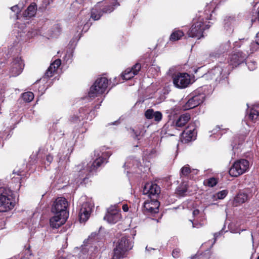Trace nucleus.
<instances>
[{
  "mask_svg": "<svg viewBox=\"0 0 259 259\" xmlns=\"http://www.w3.org/2000/svg\"><path fill=\"white\" fill-rule=\"evenodd\" d=\"M107 149L103 147L95 151V159L92 163L87 165V166L79 171L80 179L84 181L87 179L90 173L96 171L98 167L104 162H107V159L110 157L111 153Z\"/></svg>",
  "mask_w": 259,
  "mask_h": 259,
  "instance_id": "obj_1",
  "label": "nucleus"
},
{
  "mask_svg": "<svg viewBox=\"0 0 259 259\" xmlns=\"http://www.w3.org/2000/svg\"><path fill=\"white\" fill-rule=\"evenodd\" d=\"M83 243L78 259H94L99 251L97 244L99 246L102 244L99 241L98 234L92 233Z\"/></svg>",
  "mask_w": 259,
  "mask_h": 259,
  "instance_id": "obj_2",
  "label": "nucleus"
},
{
  "mask_svg": "<svg viewBox=\"0 0 259 259\" xmlns=\"http://www.w3.org/2000/svg\"><path fill=\"white\" fill-rule=\"evenodd\" d=\"M119 6L117 0H104L99 2L91 11V17L94 20H99L103 13H111L115 7Z\"/></svg>",
  "mask_w": 259,
  "mask_h": 259,
  "instance_id": "obj_3",
  "label": "nucleus"
},
{
  "mask_svg": "<svg viewBox=\"0 0 259 259\" xmlns=\"http://www.w3.org/2000/svg\"><path fill=\"white\" fill-rule=\"evenodd\" d=\"M13 195V191L9 188H0V212L8 211L14 207Z\"/></svg>",
  "mask_w": 259,
  "mask_h": 259,
  "instance_id": "obj_4",
  "label": "nucleus"
},
{
  "mask_svg": "<svg viewBox=\"0 0 259 259\" xmlns=\"http://www.w3.org/2000/svg\"><path fill=\"white\" fill-rule=\"evenodd\" d=\"M209 27L208 25L204 24V18L199 16L193 19V24L188 31L187 34L191 37L200 38L203 36V31Z\"/></svg>",
  "mask_w": 259,
  "mask_h": 259,
  "instance_id": "obj_5",
  "label": "nucleus"
},
{
  "mask_svg": "<svg viewBox=\"0 0 259 259\" xmlns=\"http://www.w3.org/2000/svg\"><path fill=\"white\" fill-rule=\"evenodd\" d=\"M109 81L105 77L97 78L90 88L89 96L90 98L98 97L104 93L107 89Z\"/></svg>",
  "mask_w": 259,
  "mask_h": 259,
  "instance_id": "obj_6",
  "label": "nucleus"
},
{
  "mask_svg": "<svg viewBox=\"0 0 259 259\" xmlns=\"http://www.w3.org/2000/svg\"><path fill=\"white\" fill-rule=\"evenodd\" d=\"M133 246L132 241H130L126 237H122L114 249V255L112 259H123L125 252L131 249Z\"/></svg>",
  "mask_w": 259,
  "mask_h": 259,
  "instance_id": "obj_7",
  "label": "nucleus"
},
{
  "mask_svg": "<svg viewBox=\"0 0 259 259\" xmlns=\"http://www.w3.org/2000/svg\"><path fill=\"white\" fill-rule=\"evenodd\" d=\"M204 98L203 88H199L190 95L189 100L183 107L184 110H187L196 107L203 102Z\"/></svg>",
  "mask_w": 259,
  "mask_h": 259,
  "instance_id": "obj_8",
  "label": "nucleus"
},
{
  "mask_svg": "<svg viewBox=\"0 0 259 259\" xmlns=\"http://www.w3.org/2000/svg\"><path fill=\"white\" fill-rule=\"evenodd\" d=\"M226 64L221 63L209 71L205 75V77L215 81H220L229 73L228 70L226 69Z\"/></svg>",
  "mask_w": 259,
  "mask_h": 259,
  "instance_id": "obj_9",
  "label": "nucleus"
},
{
  "mask_svg": "<svg viewBox=\"0 0 259 259\" xmlns=\"http://www.w3.org/2000/svg\"><path fill=\"white\" fill-rule=\"evenodd\" d=\"M249 161L244 159H240L235 161L229 170L231 176L237 177L246 172L249 168Z\"/></svg>",
  "mask_w": 259,
  "mask_h": 259,
  "instance_id": "obj_10",
  "label": "nucleus"
},
{
  "mask_svg": "<svg viewBox=\"0 0 259 259\" xmlns=\"http://www.w3.org/2000/svg\"><path fill=\"white\" fill-rule=\"evenodd\" d=\"M67 206L68 202L66 199L63 197H59L54 201L52 207V211L54 214L68 215V212L67 210Z\"/></svg>",
  "mask_w": 259,
  "mask_h": 259,
  "instance_id": "obj_11",
  "label": "nucleus"
},
{
  "mask_svg": "<svg viewBox=\"0 0 259 259\" xmlns=\"http://www.w3.org/2000/svg\"><path fill=\"white\" fill-rule=\"evenodd\" d=\"M173 83L178 88L183 89L186 88L190 83V75L187 73H177L174 74Z\"/></svg>",
  "mask_w": 259,
  "mask_h": 259,
  "instance_id": "obj_12",
  "label": "nucleus"
},
{
  "mask_svg": "<svg viewBox=\"0 0 259 259\" xmlns=\"http://www.w3.org/2000/svg\"><path fill=\"white\" fill-rule=\"evenodd\" d=\"M24 64L21 58L17 57L11 63L9 74L10 77H16L22 72Z\"/></svg>",
  "mask_w": 259,
  "mask_h": 259,
  "instance_id": "obj_13",
  "label": "nucleus"
},
{
  "mask_svg": "<svg viewBox=\"0 0 259 259\" xmlns=\"http://www.w3.org/2000/svg\"><path fill=\"white\" fill-rule=\"evenodd\" d=\"M120 218L121 214L115 205L110 207L107 210V214L104 217V219L110 224H115Z\"/></svg>",
  "mask_w": 259,
  "mask_h": 259,
  "instance_id": "obj_14",
  "label": "nucleus"
},
{
  "mask_svg": "<svg viewBox=\"0 0 259 259\" xmlns=\"http://www.w3.org/2000/svg\"><path fill=\"white\" fill-rule=\"evenodd\" d=\"M93 207V204L91 202L87 201L82 204L79 213L81 222H85L88 220Z\"/></svg>",
  "mask_w": 259,
  "mask_h": 259,
  "instance_id": "obj_15",
  "label": "nucleus"
},
{
  "mask_svg": "<svg viewBox=\"0 0 259 259\" xmlns=\"http://www.w3.org/2000/svg\"><path fill=\"white\" fill-rule=\"evenodd\" d=\"M143 194L151 198L158 195L160 192L159 187L156 184L147 183L145 184L143 190Z\"/></svg>",
  "mask_w": 259,
  "mask_h": 259,
  "instance_id": "obj_16",
  "label": "nucleus"
},
{
  "mask_svg": "<svg viewBox=\"0 0 259 259\" xmlns=\"http://www.w3.org/2000/svg\"><path fill=\"white\" fill-rule=\"evenodd\" d=\"M68 215L61 214H55L50 220V225L52 228H58L63 225L66 221Z\"/></svg>",
  "mask_w": 259,
  "mask_h": 259,
  "instance_id": "obj_17",
  "label": "nucleus"
},
{
  "mask_svg": "<svg viewBox=\"0 0 259 259\" xmlns=\"http://www.w3.org/2000/svg\"><path fill=\"white\" fill-rule=\"evenodd\" d=\"M141 68V65L139 63H136L132 68L126 69L121 74V77L125 80L130 79L138 74Z\"/></svg>",
  "mask_w": 259,
  "mask_h": 259,
  "instance_id": "obj_18",
  "label": "nucleus"
},
{
  "mask_svg": "<svg viewBox=\"0 0 259 259\" xmlns=\"http://www.w3.org/2000/svg\"><path fill=\"white\" fill-rule=\"evenodd\" d=\"M247 54L242 52H238L233 54L230 57V64L234 66L242 63L247 57Z\"/></svg>",
  "mask_w": 259,
  "mask_h": 259,
  "instance_id": "obj_19",
  "label": "nucleus"
},
{
  "mask_svg": "<svg viewBox=\"0 0 259 259\" xmlns=\"http://www.w3.org/2000/svg\"><path fill=\"white\" fill-rule=\"evenodd\" d=\"M159 202L157 200L145 202L144 205L145 213H155L158 212Z\"/></svg>",
  "mask_w": 259,
  "mask_h": 259,
  "instance_id": "obj_20",
  "label": "nucleus"
},
{
  "mask_svg": "<svg viewBox=\"0 0 259 259\" xmlns=\"http://www.w3.org/2000/svg\"><path fill=\"white\" fill-rule=\"evenodd\" d=\"M145 116L147 119H152L159 122L162 118V114L160 111H154L152 109H148L145 112Z\"/></svg>",
  "mask_w": 259,
  "mask_h": 259,
  "instance_id": "obj_21",
  "label": "nucleus"
},
{
  "mask_svg": "<svg viewBox=\"0 0 259 259\" xmlns=\"http://www.w3.org/2000/svg\"><path fill=\"white\" fill-rule=\"evenodd\" d=\"M248 118L252 122L255 123L259 120V106L253 105L249 110Z\"/></svg>",
  "mask_w": 259,
  "mask_h": 259,
  "instance_id": "obj_22",
  "label": "nucleus"
},
{
  "mask_svg": "<svg viewBox=\"0 0 259 259\" xmlns=\"http://www.w3.org/2000/svg\"><path fill=\"white\" fill-rule=\"evenodd\" d=\"M61 61L60 59H58L55 60L51 64L50 66L46 71L45 75V77L48 78L52 77L58 68L61 65Z\"/></svg>",
  "mask_w": 259,
  "mask_h": 259,
  "instance_id": "obj_23",
  "label": "nucleus"
},
{
  "mask_svg": "<svg viewBox=\"0 0 259 259\" xmlns=\"http://www.w3.org/2000/svg\"><path fill=\"white\" fill-rule=\"evenodd\" d=\"M190 115L189 113H185L181 115L179 118L176 121L175 126L177 127H182L190 119Z\"/></svg>",
  "mask_w": 259,
  "mask_h": 259,
  "instance_id": "obj_24",
  "label": "nucleus"
},
{
  "mask_svg": "<svg viewBox=\"0 0 259 259\" xmlns=\"http://www.w3.org/2000/svg\"><path fill=\"white\" fill-rule=\"evenodd\" d=\"M131 133L132 136H133L135 139L139 140L143 137L146 131L144 129V127L142 125L138 126L136 130L131 128Z\"/></svg>",
  "mask_w": 259,
  "mask_h": 259,
  "instance_id": "obj_25",
  "label": "nucleus"
},
{
  "mask_svg": "<svg viewBox=\"0 0 259 259\" xmlns=\"http://www.w3.org/2000/svg\"><path fill=\"white\" fill-rule=\"evenodd\" d=\"M198 173V170L193 169H191L188 164H186L182 167L180 170L181 177H188L191 175H196Z\"/></svg>",
  "mask_w": 259,
  "mask_h": 259,
  "instance_id": "obj_26",
  "label": "nucleus"
},
{
  "mask_svg": "<svg viewBox=\"0 0 259 259\" xmlns=\"http://www.w3.org/2000/svg\"><path fill=\"white\" fill-rule=\"evenodd\" d=\"M196 133L194 130L186 129L182 134V136L185 142H189L194 139Z\"/></svg>",
  "mask_w": 259,
  "mask_h": 259,
  "instance_id": "obj_27",
  "label": "nucleus"
},
{
  "mask_svg": "<svg viewBox=\"0 0 259 259\" xmlns=\"http://www.w3.org/2000/svg\"><path fill=\"white\" fill-rule=\"evenodd\" d=\"M36 11V6L35 4H31L25 11L23 15L25 17H32L34 16Z\"/></svg>",
  "mask_w": 259,
  "mask_h": 259,
  "instance_id": "obj_28",
  "label": "nucleus"
},
{
  "mask_svg": "<svg viewBox=\"0 0 259 259\" xmlns=\"http://www.w3.org/2000/svg\"><path fill=\"white\" fill-rule=\"evenodd\" d=\"M247 195L244 193H239L234 198V204L237 206L245 202L247 200Z\"/></svg>",
  "mask_w": 259,
  "mask_h": 259,
  "instance_id": "obj_29",
  "label": "nucleus"
},
{
  "mask_svg": "<svg viewBox=\"0 0 259 259\" xmlns=\"http://www.w3.org/2000/svg\"><path fill=\"white\" fill-rule=\"evenodd\" d=\"M184 35V33L182 30H174L170 36L169 39L171 41L178 40Z\"/></svg>",
  "mask_w": 259,
  "mask_h": 259,
  "instance_id": "obj_30",
  "label": "nucleus"
},
{
  "mask_svg": "<svg viewBox=\"0 0 259 259\" xmlns=\"http://www.w3.org/2000/svg\"><path fill=\"white\" fill-rule=\"evenodd\" d=\"M187 191V185L186 183H182L177 189V193L181 196L185 195Z\"/></svg>",
  "mask_w": 259,
  "mask_h": 259,
  "instance_id": "obj_31",
  "label": "nucleus"
},
{
  "mask_svg": "<svg viewBox=\"0 0 259 259\" xmlns=\"http://www.w3.org/2000/svg\"><path fill=\"white\" fill-rule=\"evenodd\" d=\"M22 98L24 101L26 102H30L34 98L33 93L31 92L24 93L22 95Z\"/></svg>",
  "mask_w": 259,
  "mask_h": 259,
  "instance_id": "obj_32",
  "label": "nucleus"
},
{
  "mask_svg": "<svg viewBox=\"0 0 259 259\" xmlns=\"http://www.w3.org/2000/svg\"><path fill=\"white\" fill-rule=\"evenodd\" d=\"M135 165L138 166V162L137 160L129 158L125 162L124 166L127 167V168H130L131 167H134Z\"/></svg>",
  "mask_w": 259,
  "mask_h": 259,
  "instance_id": "obj_33",
  "label": "nucleus"
},
{
  "mask_svg": "<svg viewBox=\"0 0 259 259\" xmlns=\"http://www.w3.org/2000/svg\"><path fill=\"white\" fill-rule=\"evenodd\" d=\"M61 32V28L57 24L54 26L51 35L53 37H57Z\"/></svg>",
  "mask_w": 259,
  "mask_h": 259,
  "instance_id": "obj_34",
  "label": "nucleus"
},
{
  "mask_svg": "<svg viewBox=\"0 0 259 259\" xmlns=\"http://www.w3.org/2000/svg\"><path fill=\"white\" fill-rule=\"evenodd\" d=\"M228 191L227 190H224L217 193L214 197H217L219 199H224L227 195Z\"/></svg>",
  "mask_w": 259,
  "mask_h": 259,
  "instance_id": "obj_35",
  "label": "nucleus"
},
{
  "mask_svg": "<svg viewBox=\"0 0 259 259\" xmlns=\"http://www.w3.org/2000/svg\"><path fill=\"white\" fill-rule=\"evenodd\" d=\"M218 181L214 178H211L208 179L205 183L209 187H213L217 185Z\"/></svg>",
  "mask_w": 259,
  "mask_h": 259,
  "instance_id": "obj_36",
  "label": "nucleus"
},
{
  "mask_svg": "<svg viewBox=\"0 0 259 259\" xmlns=\"http://www.w3.org/2000/svg\"><path fill=\"white\" fill-rule=\"evenodd\" d=\"M230 49V42L228 41L225 45H221L220 47V52L221 53H224L225 51L229 50Z\"/></svg>",
  "mask_w": 259,
  "mask_h": 259,
  "instance_id": "obj_37",
  "label": "nucleus"
},
{
  "mask_svg": "<svg viewBox=\"0 0 259 259\" xmlns=\"http://www.w3.org/2000/svg\"><path fill=\"white\" fill-rule=\"evenodd\" d=\"M246 64L250 71L254 70L256 67V63L254 61H248Z\"/></svg>",
  "mask_w": 259,
  "mask_h": 259,
  "instance_id": "obj_38",
  "label": "nucleus"
},
{
  "mask_svg": "<svg viewBox=\"0 0 259 259\" xmlns=\"http://www.w3.org/2000/svg\"><path fill=\"white\" fill-rule=\"evenodd\" d=\"M172 255L175 258H178L180 255V250L178 248H176L173 250L172 252Z\"/></svg>",
  "mask_w": 259,
  "mask_h": 259,
  "instance_id": "obj_39",
  "label": "nucleus"
},
{
  "mask_svg": "<svg viewBox=\"0 0 259 259\" xmlns=\"http://www.w3.org/2000/svg\"><path fill=\"white\" fill-rule=\"evenodd\" d=\"M209 256L210 255L208 251L205 252L203 254L197 255L198 259H208Z\"/></svg>",
  "mask_w": 259,
  "mask_h": 259,
  "instance_id": "obj_40",
  "label": "nucleus"
},
{
  "mask_svg": "<svg viewBox=\"0 0 259 259\" xmlns=\"http://www.w3.org/2000/svg\"><path fill=\"white\" fill-rule=\"evenodd\" d=\"M11 10L14 12L18 13L20 11L19 8L17 5H15L11 7Z\"/></svg>",
  "mask_w": 259,
  "mask_h": 259,
  "instance_id": "obj_41",
  "label": "nucleus"
},
{
  "mask_svg": "<svg viewBox=\"0 0 259 259\" xmlns=\"http://www.w3.org/2000/svg\"><path fill=\"white\" fill-rule=\"evenodd\" d=\"M203 225V223H193V227L199 228Z\"/></svg>",
  "mask_w": 259,
  "mask_h": 259,
  "instance_id": "obj_42",
  "label": "nucleus"
},
{
  "mask_svg": "<svg viewBox=\"0 0 259 259\" xmlns=\"http://www.w3.org/2000/svg\"><path fill=\"white\" fill-rule=\"evenodd\" d=\"M53 156L50 154L48 155L46 157V161H47L48 164H50L53 161Z\"/></svg>",
  "mask_w": 259,
  "mask_h": 259,
  "instance_id": "obj_43",
  "label": "nucleus"
},
{
  "mask_svg": "<svg viewBox=\"0 0 259 259\" xmlns=\"http://www.w3.org/2000/svg\"><path fill=\"white\" fill-rule=\"evenodd\" d=\"M85 0H75V1L73 3V6H76V5L78 4H82L83 3V2Z\"/></svg>",
  "mask_w": 259,
  "mask_h": 259,
  "instance_id": "obj_44",
  "label": "nucleus"
},
{
  "mask_svg": "<svg viewBox=\"0 0 259 259\" xmlns=\"http://www.w3.org/2000/svg\"><path fill=\"white\" fill-rule=\"evenodd\" d=\"M37 32L36 31H34L33 34H32V32L29 31L28 33V35L29 37H32L33 36H35L36 34H37Z\"/></svg>",
  "mask_w": 259,
  "mask_h": 259,
  "instance_id": "obj_45",
  "label": "nucleus"
},
{
  "mask_svg": "<svg viewBox=\"0 0 259 259\" xmlns=\"http://www.w3.org/2000/svg\"><path fill=\"white\" fill-rule=\"evenodd\" d=\"M122 209L124 211L126 212L128 210V207L127 204H123L122 206Z\"/></svg>",
  "mask_w": 259,
  "mask_h": 259,
  "instance_id": "obj_46",
  "label": "nucleus"
},
{
  "mask_svg": "<svg viewBox=\"0 0 259 259\" xmlns=\"http://www.w3.org/2000/svg\"><path fill=\"white\" fill-rule=\"evenodd\" d=\"M199 212H200V211L198 209H195L193 211V215L194 217H196L199 214Z\"/></svg>",
  "mask_w": 259,
  "mask_h": 259,
  "instance_id": "obj_47",
  "label": "nucleus"
},
{
  "mask_svg": "<svg viewBox=\"0 0 259 259\" xmlns=\"http://www.w3.org/2000/svg\"><path fill=\"white\" fill-rule=\"evenodd\" d=\"M222 233V230H221L220 232H219L218 233H216L214 234V237L215 240L220 235L221 233Z\"/></svg>",
  "mask_w": 259,
  "mask_h": 259,
  "instance_id": "obj_48",
  "label": "nucleus"
},
{
  "mask_svg": "<svg viewBox=\"0 0 259 259\" xmlns=\"http://www.w3.org/2000/svg\"><path fill=\"white\" fill-rule=\"evenodd\" d=\"M5 222L4 221H0V230L3 229L5 228Z\"/></svg>",
  "mask_w": 259,
  "mask_h": 259,
  "instance_id": "obj_49",
  "label": "nucleus"
},
{
  "mask_svg": "<svg viewBox=\"0 0 259 259\" xmlns=\"http://www.w3.org/2000/svg\"><path fill=\"white\" fill-rule=\"evenodd\" d=\"M256 44L259 45V32L256 34Z\"/></svg>",
  "mask_w": 259,
  "mask_h": 259,
  "instance_id": "obj_50",
  "label": "nucleus"
},
{
  "mask_svg": "<svg viewBox=\"0 0 259 259\" xmlns=\"http://www.w3.org/2000/svg\"><path fill=\"white\" fill-rule=\"evenodd\" d=\"M154 248H151V247H148V246H146V250L147 251H150L151 250H154Z\"/></svg>",
  "mask_w": 259,
  "mask_h": 259,
  "instance_id": "obj_51",
  "label": "nucleus"
},
{
  "mask_svg": "<svg viewBox=\"0 0 259 259\" xmlns=\"http://www.w3.org/2000/svg\"><path fill=\"white\" fill-rule=\"evenodd\" d=\"M14 173H17V175H18V176H21V171H18L17 172H14Z\"/></svg>",
  "mask_w": 259,
  "mask_h": 259,
  "instance_id": "obj_52",
  "label": "nucleus"
},
{
  "mask_svg": "<svg viewBox=\"0 0 259 259\" xmlns=\"http://www.w3.org/2000/svg\"><path fill=\"white\" fill-rule=\"evenodd\" d=\"M210 56H211L214 57H217V54H214V53H212V54H210Z\"/></svg>",
  "mask_w": 259,
  "mask_h": 259,
  "instance_id": "obj_53",
  "label": "nucleus"
},
{
  "mask_svg": "<svg viewBox=\"0 0 259 259\" xmlns=\"http://www.w3.org/2000/svg\"><path fill=\"white\" fill-rule=\"evenodd\" d=\"M86 22H87L86 20H84V21L81 23V26L83 24H84Z\"/></svg>",
  "mask_w": 259,
  "mask_h": 259,
  "instance_id": "obj_54",
  "label": "nucleus"
},
{
  "mask_svg": "<svg viewBox=\"0 0 259 259\" xmlns=\"http://www.w3.org/2000/svg\"><path fill=\"white\" fill-rule=\"evenodd\" d=\"M59 259H67V258H66V257H62H62H60L59 258Z\"/></svg>",
  "mask_w": 259,
  "mask_h": 259,
  "instance_id": "obj_55",
  "label": "nucleus"
},
{
  "mask_svg": "<svg viewBox=\"0 0 259 259\" xmlns=\"http://www.w3.org/2000/svg\"><path fill=\"white\" fill-rule=\"evenodd\" d=\"M257 259H259V255L257 256Z\"/></svg>",
  "mask_w": 259,
  "mask_h": 259,
  "instance_id": "obj_56",
  "label": "nucleus"
}]
</instances>
